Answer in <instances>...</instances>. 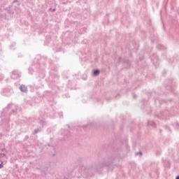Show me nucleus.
Segmentation results:
<instances>
[{
    "mask_svg": "<svg viewBox=\"0 0 179 179\" xmlns=\"http://www.w3.org/2000/svg\"><path fill=\"white\" fill-rule=\"evenodd\" d=\"M50 68H51V71H50V82H58V79H59V76H58V74H57V73H54V72H57L58 71L57 69L55 68H52V65L50 64Z\"/></svg>",
    "mask_w": 179,
    "mask_h": 179,
    "instance_id": "obj_1",
    "label": "nucleus"
},
{
    "mask_svg": "<svg viewBox=\"0 0 179 179\" xmlns=\"http://www.w3.org/2000/svg\"><path fill=\"white\" fill-rule=\"evenodd\" d=\"M89 55H90V54L86 53V52H81V56H80V59H81L82 65H83V62H86L87 64L89 63V61H90Z\"/></svg>",
    "mask_w": 179,
    "mask_h": 179,
    "instance_id": "obj_2",
    "label": "nucleus"
},
{
    "mask_svg": "<svg viewBox=\"0 0 179 179\" xmlns=\"http://www.w3.org/2000/svg\"><path fill=\"white\" fill-rule=\"evenodd\" d=\"M22 76V73L17 70H15L12 72L10 75L11 79H13L14 80H16L17 79H20V77Z\"/></svg>",
    "mask_w": 179,
    "mask_h": 179,
    "instance_id": "obj_3",
    "label": "nucleus"
},
{
    "mask_svg": "<svg viewBox=\"0 0 179 179\" xmlns=\"http://www.w3.org/2000/svg\"><path fill=\"white\" fill-rule=\"evenodd\" d=\"M38 124L42 126V127H45L47 125V121H45V119L44 118H39L38 119Z\"/></svg>",
    "mask_w": 179,
    "mask_h": 179,
    "instance_id": "obj_4",
    "label": "nucleus"
},
{
    "mask_svg": "<svg viewBox=\"0 0 179 179\" xmlns=\"http://www.w3.org/2000/svg\"><path fill=\"white\" fill-rule=\"evenodd\" d=\"M20 90L22 92V93H27V87L25 85H21L20 86Z\"/></svg>",
    "mask_w": 179,
    "mask_h": 179,
    "instance_id": "obj_5",
    "label": "nucleus"
},
{
    "mask_svg": "<svg viewBox=\"0 0 179 179\" xmlns=\"http://www.w3.org/2000/svg\"><path fill=\"white\" fill-rule=\"evenodd\" d=\"M52 96V94L50 91H45L43 94V97H45L46 99H50Z\"/></svg>",
    "mask_w": 179,
    "mask_h": 179,
    "instance_id": "obj_6",
    "label": "nucleus"
},
{
    "mask_svg": "<svg viewBox=\"0 0 179 179\" xmlns=\"http://www.w3.org/2000/svg\"><path fill=\"white\" fill-rule=\"evenodd\" d=\"M4 92L6 93L5 96H10L12 94V93H13V90H12V89H10V90L6 89L4 90Z\"/></svg>",
    "mask_w": 179,
    "mask_h": 179,
    "instance_id": "obj_7",
    "label": "nucleus"
},
{
    "mask_svg": "<svg viewBox=\"0 0 179 179\" xmlns=\"http://www.w3.org/2000/svg\"><path fill=\"white\" fill-rule=\"evenodd\" d=\"M43 131V128L38 127L35 129L32 133L33 135H36V134H38L39 132H41Z\"/></svg>",
    "mask_w": 179,
    "mask_h": 179,
    "instance_id": "obj_8",
    "label": "nucleus"
},
{
    "mask_svg": "<svg viewBox=\"0 0 179 179\" xmlns=\"http://www.w3.org/2000/svg\"><path fill=\"white\" fill-rule=\"evenodd\" d=\"M62 134L64 135V136H67L70 133L68 130L62 129Z\"/></svg>",
    "mask_w": 179,
    "mask_h": 179,
    "instance_id": "obj_9",
    "label": "nucleus"
},
{
    "mask_svg": "<svg viewBox=\"0 0 179 179\" xmlns=\"http://www.w3.org/2000/svg\"><path fill=\"white\" fill-rule=\"evenodd\" d=\"M13 107H15V106H13V103H10L7 106L6 108H5L3 110V111H6L7 110H10L11 108H13Z\"/></svg>",
    "mask_w": 179,
    "mask_h": 179,
    "instance_id": "obj_10",
    "label": "nucleus"
},
{
    "mask_svg": "<svg viewBox=\"0 0 179 179\" xmlns=\"http://www.w3.org/2000/svg\"><path fill=\"white\" fill-rule=\"evenodd\" d=\"M52 131H54V128L49 127L47 129L46 132H47V134H51V132H52Z\"/></svg>",
    "mask_w": 179,
    "mask_h": 179,
    "instance_id": "obj_11",
    "label": "nucleus"
},
{
    "mask_svg": "<svg viewBox=\"0 0 179 179\" xmlns=\"http://www.w3.org/2000/svg\"><path fill=\"white\" fill-rule=\"evenodd\" d=\"M15 47H16V43L13 42L10 46V50H15Z\"/></svg>",
    "mask_w": 179,
    "mask_h": 179,
    "instance_id": "obj_12",
    "label": "nucleus"
},
{
    "mask_svg": "<svg viewBox=\"0 0 179 179\" xmlns=\"http://www.w3.org/2000/svg\"><path fill=\"white\" fill-rule=\"evenodd\" d=\"M99 73H100V70H95V71H94V75L95 76H97V75H99Z\"/></svg>",
    "mask_w": 179,
    "mask_h": 179,
    "instance_id": "obj_13",
    "label": "nucleus"
},
{
    "mask_svg": "<svg viewBox=\"0 0 179 179\" xmlns=\"http://www.w3.org/2000/svg\"><path fill=\"white\" fill-rule=\"evenodd\" d=\"M33 71H34L33 68L31 67L29 68V73H30L31 75H33Z\"/></svg>",
    "mask_w": 179,
    "mask_h": 179,
    "instance_id": "obj_14",
    "label": "nucleus"
},
{
    "mask_svg": "<svg viewBox=\"0 0 179 179\" xmlns=\"http://www.w3.org/2000/svg\"><path fill=\"white\" fill-rule=\"evenodd\" d=\"M87 78V74H83V75L82 76V79H83V80H86Z\"/></svg>",
    "mask_w": 179,
    "mask_h": 179,
    "instance_id": "obj_15",
    "label": "nucleus"
},
{
    "mask_svg": "<svg viewBox=\"0 0 179 179\" xmlns=\"http://www.w3.org/2000/svg\"><path fill=\"white\" fill-rule=\"evenodd\" d=\"M58 115H59V118H63L64 113L62 112H59Z\"/></svg>",
    "mask_w": 179,
    "mask_h": 179,
    "instance_id": "obj_16",
    "label": "nucleus"
},
{
    "mask_svg": "<svg viewBox=\"0 0 179 179\" xmlns=\"http://www.w3.org/2000/svg\"><path fill=\"white\" fill-rule=\"evenodd\" d=\"M27 104H28L29 106H34V103L31 102V101H27Z\"/></svg>",
    "mask_w": 179,
    "mask_h": 179,
    "instance_id": "obj_17",
    "label": "nucleus"
},
{
    "mask_svg": "<svg viewBox=\"0 0 179 179\" xmlns=\"http://www.w3.org/2000/svg\"><path fill=\"white\" fill-rule=\"evenodd\" d=\"M48 101H50V102L52 101V103H53V104H57V102L54 99H52V100L48 99Z\"/></svg>",
    "mask_w": 179,
    "mask_h": 179,
    "instance_id": "obj_18",
    "label": "nucleus"
},
{
    "mask_svg": "<svg viewBox=\"0 0 179 179\" xmlns=\"http://www.w3.org/2000/svg\"><path fill=\"white\" fill-rule=\"evenodd\" d=\"M83 129H86V128H89V124L83 126Z\"/></svg>",
    "mask_w": 179,
    "mask_h": 179,
    "instance_id": "obj_19",
    "label": "nucleus"
},
{
    "mask_svg": "<svg viewBox=\"0 0 179 179\" xmlns=\"http://www.w3.org/2000/svg\"><path fill=\"white\" fill-rule=\"evenodd\" d=\"M49 146H50L52 148V150H55V147L54 145L49 144Z\"/></svg>",
    "mask_w": 179,
    "mask_h": 179,
    "instance_id": "obj_20",
    "label": "nucleus"
},
{
    "mask_svg": "<svg viewBox=\"0 0 179 179\" xmlns=\"http://www.w3.org/2000/svg\"><path fill=\"white\" fill-rule=\"evenodd\" d=\"M0 169H3V162L0 164Z\"/></svg>",
    "mask_w": 179,
    "mask_h": 179,
    "instance_id": "obj_21",
    "label": "nucleus"
},
{
    "mask_svg": "<svg viewBox=\"0 0 179 179\" xmlns=\"http://www.w3.org/2000/svg\"><path fill=\"white\" fill-rule=\"evenodd\" d=\"M69 85H73V81L69 80L68 83Z\"/></svg>",
    "mask_w": 179,
    "mask_h": 179,
    "instance_id": "obj_22",
    "label": "nucleus"
},
{
    "mask_svg": "<svg viewBox=\"0 0 179 179\" xmlns=\"http://www.w3.org/2000/svg\"><path fill=\"white\" fill-rule=\"evenodd\" d=\"M45 75L44 74V73H43L41 74V76H40V78H45Z\"/></svg>",
    "mask_w": 179,
    "mask_h": 179,
    "instance_id": "obj_23",
    "label": "nucleus"
},
{
    "mask_svg": "<svg viewBox=\"0 0 179 179\" xmlns=\"http://www.w3.org/2000/svg\"><path fill=\"white\" fill-rule=\"evenodd\" d=\"M50 115L51 118H54L55 117V113H54L53 115L50 114Z\"/></svg>",
    "mask_w": 179,
    "mask_h": 179,
    "instance_id": "obj_24",
    "label": "nucleus"
},
{
    "mask_svg": "<svg viewBox=\"0 0 179 179\" xmlns=\"http://www.w3.org/2000/svg\"><path fill=\"white\" fill-rule=\"evenodd\" d=\"M16 2H17V3H19V0H14L13 3H16Z\"/></svg>",
    "mask_w": 179,
    "mask_h": 179,
    "instance_id": "obj_25",
    "label": "nucleus"
},
{
    "mask_svg": "<svg viewBox=\"0 0 179 179\" xmlns=\"http://www.w3.org/2000/svg\"><path fill=\"white\" fill-rule=\"evenodd\" d=\"M3 79V75L0 76V80H2Z\"/></svg>",
    "mask_w": 179,
    "mask_h": 179,
    "instance_id": "obj_26",
    "label": "nucleus"
},
{
    "mask_svg": "<svg viewBox=\"0 0 179 179\" xmlns=\"http://www.w3.org/2000/svg\"><path fill=\"white\" fill-rule=\"evenodd\" d=\"M12 113H13V114H15V113H16V110L15 109H13Z\"/></svg>",
    "mask_w": 179,
    "mask_h": 179,
    "instance_id": "obj_27",
    "label": "nucleus"
},
{
    "mask_svg": "<svg viewBox=\"0 0 179 179\" xmlns=\"http://www.w3.org/2000/svg\"><path fill=\"white\" fill-rule=\"evenodd\" d=\"M83 103H87V101H83Z\"/></svg>",
    "mask_w": 179,
    "mask_h": 179,
    "instance_id": "obj_28",
    "label": "nucleus"
},
{
    "mask_svg": "<svg viewBox=\"0 0 179 179\" xmlns=\"http://www.w3.org/2000/svg\"><path fill=\"white\" fill-rule=\"evenodd\" d=\"M27 139H29V136H26L25 137Z\"/></svg>",
    "mask_w": 179,
    "mask_h": 179,
    "instance_id": "obj_29",
    "label": "nucleus"
},
{
    "mask_svg": "<svg viewBox=\"0 0 179 179\" xmlns=\"http://www.w3.org/2000/svg\"><path fill=\"white\" fill-rule=\"evenodd\" d=\"M52 11L55 12V8L52 9Z\"/></svg>",
    "mask_w": 179,
    "mask_h": 179,
    "instance_id": "obj_30",
    "label": "nucleus"
},
{
    "mask_svg": "<svg viewBox=\"0 0 179 179\" xmlns=\"http://www.w3.org/2000/svg\"><path fill=\"white\" fill-rule=\"evenodd\" d=\"M50 106H54V103H50Z\"/></svg>",
    "mask_w": 179,
    "mask_h": 179,
    "instance_id": "obj_31",
    "label": "nucleus"
},
{
    "mask_svg": "<svg viewBox=\"0 0 179 179\" xmlns=\"http://www.w3.org/2000/svg\"><path fill=\"white\" fill-rule=\"evenodd\" d=\"M66 139V138H64L62 140H63V141H65Z\"/></svg>",
    "mask_w": 179,
    "mask_h": 179,
    "instance_id": "obj_32",
    "label": "nucleus"
},
{
    "mask_svg": "<svg viewBox=\"0 0 179 179\" xmlns=\"http://www.w3.org/2000/svg\"><path fill=\"white\" fill-rule=\"evenodd\" d=\"M176 179H179V176H178V177L176 178Z\"/></svg>",
    "mask_w": 179,
    "mask_h": 179,
    "instance_id": "obj_33",
    "label": "nucleus"
},
{
    "mask_svg": "<svg viewBox=\"0 0 179 179\" xmlns=\"http://www.w3.org/2000/svg\"><path fill=\"white\" fill-rule=\"evenodd\" d=\"M38 66H40V64H37Z\"/></svg>",
    "mask_w": 179,
    "mask_h": 179,
    "instance_id": "obj_34",
    "label": "nucleus"
},
{
    "mask_svg": "<svg viewBox=\"0 0 179 179\" xmlns=\"http://www.w3.org/2000/svg\"><path fill=\"white\" fill-rule=\"evenodd\" d=\"M68 128H69V125H67Z\"/></svg>",
    "mask_w": 179,
    "mask_h": 179,
    "instance_id": "obj_35",
    "label": "nucleus"
},
{
    "mask_svg": "<svg viewBox=\"0 0 179 179\" xmlns=\"http://www.w3.org/2000/svg\"><path fill=\"white\" fill-rule=\"evenodd\" d=\"M38 1H40V0H38Z\"/></svg>",
    "mask_w": 179,
    "mask_h": 179,
    "instance_id": "obj_36",
    "label": "nucleus"
}]
</instances>
